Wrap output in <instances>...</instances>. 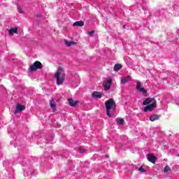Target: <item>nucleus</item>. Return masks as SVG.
<instances>
[{
  "label": "nucleus",
  "mask_w": 179,
  "mask_h": 179,
  "mask_svg": "<svg viewBox=\"0 0 179 179\" xmlns=\"http://www.w3.org/2000/svg\"><path fill=\"white\" fill-rule=\"evenodd\" d=\"M105 106L106 108V115L108 117H113L111 113H114L115 111V108H117V105L115 104V101L113 99H110L105 102Z\"/></svg>",
  "instance_id": "obj_1"
},
{
  "label": "nucleus",
  "mask_w": 179,
  "mask_h": 179,
  "mask_svg": "<svg viewBox=\"0 0 179 179\" xmlns=\"http://www.w3.org/2000/svg\"><path fill=\"white\" fill-rule=\"evenodd\" d=\"M106 157H108V155H106Z\"/></svg>",
  "instance_id": "obj_27"
},
{
  "label": "nucleus",
  "mask_w": 179,
  "mask_h": 179,
  "mask_svg": "<svg viewBox=\"0 0 179 179\" xmlns=\"http://www.w3.org/2000/svg\"><path fill=\"white\" fill-rule=\"evenodd\" d=\"M169 170H170V166H166L165 168H164V171L165 173H167Z\"/></svg>",
  "instance_id": "obj_22"
},
{
  "label": "nucleus",
  "mask_w": 179,
  "mask_h": 179,
  "mask_svg": "<svg viewBox=\"0 0 179 179\" xmlns=\"http://www.w3.org/2000/svg\"><path fill=\"white\" fill-rule=\"evenodd\" d=\"M129 80H131V76H128L127 77L122 78L120 83L122 84H125L127 82H129Z\"/></svg>",
  "instance_id": "obj_15"
},
{
  "label": "nucleus",
  "mask_w": 179,
  "mask_h": 179,
  "mask_svg": "<svg viewBox=\"0 0 179 179\" xmlns=\"http://www.w3.org/2000/svg\"><path fill=\"white\" fill-rule=\"evenodd\" d=\"M8 33L10 36H13V34H18L17 33V27L12 28L8 30Z\"/></svg>",
  "instance_id": "obj_13"
},
{
  "label": "nucleus",
  "mask_w": 179,
  "mask_h": 179,
  "mask_svg": "<svg viewBox=\"0 0 179 179\" xmlns=\"http://www.w3.org/2000/svg\"><path fill=\"white\" fill-rule=\"evenodd\" d=\"M78 101H73V99H69V104L71 107H75L76 106V104H78Z\"/></svg>",
  "instance_id": "obj_16"
},
{
  "label": "nucleus",
  "mask_w": 179,
  "mask_h": 179,
  "mask_svg": "<svg viewBox=\"0 0 179 179\" xmlns=\"http://www.w3.org/2000/svg\"><path fill=\"white\" fill-rule=\"evenodd\" d=\"M55 78L57 79V85H62L65 80V69L61 66L58 67Z\"/></svg>",
  "instance_id": "obj_3"
},
{
  "label": "nucleus",
  "mask_w": 179,
  "mask_h": 179,
  "mask_svg": "<svg viewBox=\"0 0 179 179\" xmlns=\"http://www.w3.org/2000/svg\"><path fill=\"white\" fill-rule=\"evenodd\" d=\"M87 34L90 35L91 37H93V34H94V31L87 32Z\"/></svg>",
  "instance_id": "obj_23"
},
{
  "label": "nucleus",
  "mask_w": 179,
  "mask_h": 179,
  "mask_svg": "<svg viewBox=\"0 0 179 179\" xmlns=\"http://www.w3.org/2000/svg\"><path fill=\"white\" fill-rule=\"evenodd\" d=\"M122 69V64H115V66L113 68V71L115 72H118V71H120Z\"/></svg>",
  "instance_id": "obj_12"
},
{
  "label": "nucleus",
  "mask_w": 179,
  "mask_h": 179,
  "mask_svg": "<svg viewBox=\"0 0 179 179\" xmlns=\"http://www.w3.org/2000/svg\"><path fill=\"white\" fill-rule=\"evenodd\" d=\"M136 83H137V85H136L137 90H145L143 88L141 87V82L137 81Z\"/></svg>",
  "instance_id": "obj_19"
},
{
  "label": "nucleus",
  "mask_w": 179,
  "mask_h": 179,
  "mask_svg": "<svg viewBox=\"0 0 179 179\" xmlns=\"http://www.w3.org/2000/svg\"><path fill=\"white\" fill-rule=\"evenodd\" d=\"M150 103H152L150 104ZM148 104H150L148 106ZM143 106H147L144 108V112L148 113V111H153L156 108V99L155 98H148L143 102Z\"/></svg>",
  "instance_id": "obj_2"
},
{
  "label": "nucleus",
  "mask_w": 179,
  "mask_h": 179,
  "mask_svg": "<svg viewBox=\"0 0 179 179\" xmlns=\"http://www.w3.org/2000/svg\"><path fill=\"white\" fill-rule=\"evenodd\" d=\"M140 92H141L143 94H148V90H140Z\"/></svg>",
  "instance_id": "obj_24"
},
{
  "label": "nucleus",
  "mask_w": 179,
  "mask_h": 179,
  "mask_svg": "<svg viewBox=\"0 0 179 179\" xmlns=\"http://www.w3.org/2000/svg\"><path fill=\"white\" fill-rule=\"evenodd\" d=\"M147 159L148 162L152 163L153 164H155V163H156V160H157V158L155 157V155H152L150 154L148 155Z\"/></svg>",
  "instance_id": "obj_8"
},
{
  "label": "nucleus",
  "mask_w": 179,
  "mask_h": 179,
  "mask_svg": "<svg viewBox=\"0 0 179 179\" xmlns=\"http://www.w3.org/2000/svg\"><path fill=\"white\" fill-rule=\"evenodd\" d=\"M160 117H162V115H156V114H154V115H152L150 117V121H157V120H159Z\"/></svg>",
  "instance_id": "obj_10"
},
{
  "label": "nucleus",
  "mask_w": 179,
  "mask_h": 179,
  "mask_svg": "<svg viewBox=\"0 0 179 179\" xmlns=\"http://www.w3.org/2000/svg\"><path fill=\"white\" fill-rule=\"evenodd\" d=\"M24 176L29 177V176H33L34 174V171L29 167L24 166Z\"/></svg>",
  "instance_id": "obj_5"
},
{
  "label": "nucleus",
  "mask_w": 179,
  "mask_h": 179,
  "mask_svg": "<svg viewBox=\"0 0 179 179\" xmlns=\"http://www.w3.org/2000/svg\"><path fill=\"white\" fill-rule=\"evenodd\" d=\"M111 83H113V80L111 79H109L103 83V89L104 90H108L110 87H111Z\"/></svg>",
  "instance_id": "obj_7"
},
{
  "label": "nucleus",
  "mask_w": 179,
  "mask_h": 179,
  "mask_svg": "<svg viewBox=\"0 0 179 179\" xmlns=\"http://www.w3.org/2000/svg\"><path fill=\"white\" fill-rule=\"evenodd\" d=\"M43 68V64L39 61H36L32 65L29 66L30 72H36L37 69H41Z\"/></svg>",
  "instance_id": "obj_4"
},
{
  "label": "nucleus",
  "mask_w": 179,
  "mask_h": 179,
  "mask_svg": "<svg viewBox=\"0 0 179 179\" xmlns=\"http://www.w3.org/2000/svg\"><path fill=\"white\" fill-rule=\"evenodd\" d=\"M26 109V106H23L20 103H17L16 106V109L14 111V114H18L19 113H22V111H23V110Z\"/></svg>",
  "instance_id": "obj_6"
},
{
  "label": "nucleus",
  "mask_w": 179,
  "mask_h": 179,
  "mask_svg": "<svg viewBox=\"0 0 179 179\" xmlns=\"http://www.w3.org/2000/svg\"><path fill=\"white\" fill-rule=\"evenodd\" d=\"M64 43L67 47H71V45H73V44H76V43L73 41H68L67 40H64Z\"/></svg>",
  "instance_id": "obj_17"
},
{
  "label": "nucleus",
  "mask_w": 179,
  "mask_h": 179,
  "mask_svg": "<svg viewBox=\"0 0 179 179\" xmlns=\"http://www.w3.org/2000/svg\"><path fill=\"white\" fill-rule=\"evenodd\" d=\"M92 96L93 99H101L103 93L95 91L92 93Z\"/></svg>",
  "instance_id": "obj_9"
},
{
  "label": "nucleus",
  "mask_w": 179,
  "mask_h": 179,
  "mask_svg": "<svg viewBox=\"0 0 179 179\" xmlns=\"http://www.w3.org/2000/svg\"><path fill=\"white\" fill-rule=\"evenodd\" d=\"M19 13H23V11L21 8H18Z\"/></svg>",
  "instance_id": "obj_25"
},
{
  "label": "nucleus",
  "mask_w": 179,
  "mask_h": 179,
  "mask_svg": "<svg viewBox=\"0 0 179 179\" xmlns=\"http://www.w3.org/2000/svg\"><path fill=\"white\" fill-rule=\"evenodd\" d=\"M138 171H141V173H146V169H143V167H140L138 169Z\"/></svg>",
  "instance_id": "obj_21"
},
{
  "label": "nucleus",
  "mask_w": 179,
  "mask_h": 179,
  "mask_svg": "<svg viewBox=\"0 0 179 179\" xmlns=\"http://www.w3.org/2000/svg\"><path fill=\"white\" fill-rule=\"evenodd\" d=\"M116 122L118 125H122L124 124V119L117 118Z\"/></svg>",
  "instance_id": "obj_18"
},
{
  "label": "nucleus",
  "mask_w": 179,
  "mask_h": 179,
  "mask_svg": "<svg viewBox=\"0 0 179 179\" xmlns=\"http://www.w3.org/2000/svg\"><path fill=\"white\" fill-rule=\"evenodd\" d=\"M123 27H125V25H124Z\"/></svg>",
  "instance_id": "obj_28"
},
{
  "label": "nucleus",
  "mask_w": 179,
  "mask_h": 179,
  "mask_svg": "<svg viewBox=\"0 0 179 179\" xmlns=\"http://www.w3.org/2000/svg\"><path fill=\"white\" fill-rule=\"evenodd\" d=\"M83 152H84V150L82 148H80V153H83Z\"/></svg>",
  "instance_id": "obj_26"
},
{
  "label": "nucleus",
  "mask_w": 179,
  "mask_h": 179,
  "mask_svg": "<svg viewBox=\"0 0 179 179\" xmlns=\"http://www.w3.org/2000/svg\"><path fill=\"white\" fill-rule=\"evenodd\" d=\"M8 164H9V161H8V160L4 161L3 162V166H4V167H8Z\"/></svg>",
  "instance_id": "obj_20"
},
{
  "label": "nucleus",
  "mask_w": 179,
  "mask_h": 179,
  "mask_svg": "<svg viewBox=\"0 0 179 179\" xmlns=\"http://www.w3.org/2000/svg\"><path fill=\"white\" fill-rule=\"evenodd\" d=\"M73 27H82V26H85V22L80 20V21H76L73 24Z\"/></svg>",
  "instance_id": "obj_11"
},
{
  "label": "nucleus",
  "mask_w": 179,
  "mask_h": 179,
  "mask_svg": "<svg viewBox=\"0 0 179 179\" xmlns=\"http://www.w3.org/2000/svg\"><path fill=\"white\" fill-rule=\"evenodd\" d=\"M50 106L53 111H55L57 105L55 104V101H54V99H52V100L50 101Z\"/></svg>",
  "instance_id": "obj_14"
}]
</instances>
